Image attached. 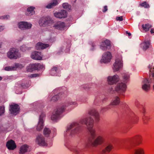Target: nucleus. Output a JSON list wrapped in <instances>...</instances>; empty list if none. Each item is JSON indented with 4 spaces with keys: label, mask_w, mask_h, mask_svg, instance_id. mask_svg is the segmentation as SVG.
I'll return each instance as SVG.
<instances>
[{
    "label": "nucleus",
    "mask_w": 154,
    "mask_h": 154,
    "mask_svg": "<svg viewBox=\"0 0 154 154\" xmlns=\"http://www.w3.org/2000/svg\"><path fill=\"white\" fill-rule=\"evenodd\" d=\"M10 18V16L8 15H4L1 16L0 17V19H4V20H7L8 19Z\"/></svg>",
    "instance_id": "40"
},
{
    "label": "nucleus",
    "mask_w": 154,
    "mask_h": 154,
    "mask_svg": "<svg viewBox=\"0 0 154 154\" xmlns=\"http://www.w3.org/2000/svg\"><path fill=\"white\" fill-rule=\"evenodd\" d=\"M29 146L26 144L23 145L20 148L19 154H23L28 151Z\"/></svg>",
    "instance_id": "24"
},
{
    "label": "nucleus",
    "mask_w": 154,
    "mask_h": 154,
    "mask_svg": "<svg viewBox=\"0 0 154 154\" xmlns=\"http://www.w3.org/2000/svg\"><path fill=\"white\" fill-rule=\"evenodd\" d=\"M6 146L9 150H14L16 147L14 141L12 140L8 141L6 143Z\"/></svg>",
    "instance_id": "21"
},
{
    "label": "nucleus",
    "mask_w": 154,
    "mask_h": 154,
    "mask_svg": "<svg viewBox=\"0 0 154 154\" xmlns=\"http://www.w3.org/2000/svg\"><path fill=\"white\" fill-rule=\"evenodd\" d=\"M141 112L143 113L144 112V109L143 106L142 107V110H141Z\"/></svg>",
    "instance_id": "50"
},
{
    "label": "nucleus",
    "mask_w": 154,
    "mask_h": 154,
    "mask_svg": "<svg viewBox=\"0 0 154 154\" xmlns=\"http://www.w3.org/2000/svg\"><path fill=\"white\" fill-rule=\"evenodd\" d=\"M66 146V147H67V148H68V147L67 146Z\"/></svg>",
    "instance_id": "58"
},
{
    "label": "nucleus",
    "mask_w": 154,
    "mask_h": 154,
    "mask_svg": "<svg viewBox=\"0 0 154 154\" xmlns=\"http://www.w3.org/2000/svg\"><path fill=\"white\" fill-rule=\"evenodd\" d=\"M36 141L39 146H47L46 142L45 140L44 137L42 135H38L36 137Z\"/></svg>",
    "instance_id": "16"
},
{
    "label": "nucleus",
    "mask_w": 154,
    "mask_h": 154,
    "mask_svg": "<svg viewBox=\"0 0 154 154\" xmlns=\"http://www.w3.org/2000/svg\"><path fill=\"white\" fill-rule=\"evenodd\" d=\"M45 116V114L43 113H42L40 116L39 120L36 128L37 131H40L42 129L44 126L43 118Z\"/></svg>",
    "instance_id": "14"
},
{
    "label": "nucleus",
    "mask_w": 154,
    "mask_h": 154,
    "mask_svg": "<svg viewBox=\"0 0 154 154\" xmlns=\"http://www.w3.org/2000/svg\"><path fill=\"white\" fill-rule=\"evenodd\" d=\"M81 125L77 123H73L67 127L66 135L73 136L78 134L81 130Z\"/></svg>",
    "instance_id": "4"
},
{
    "label": "nucleus",
    "mask_w": 154,
    "mask_h": 154,
    "mask_svg": "<svg viewBox=\"0 0 154 154\" xmlns=\"http://www.w3.org/2000/svg\"><path fill=\"white\" fill-rule=\"evenodd\" d=\"M89 114L90 115L94 117L96 121L98 122L99 120V113L94 109L90 110L89 112Z\"/></svg>",
    "instance_id": "22"
},
{
    "label": "nucleus",
    "mask_w": 154,
    "mask_h": 154,
    "mask_svg": "<svg viewBox=\"0 0 154 154\" xmlns=\"http://www.w3.org/2000/svg\"><path fill=\"white\" fill-rule=\"evenodd\" d=\"M112 57V54L110 52H105L102 55V58L100 60V62L105 63H108L110 62Z\"/></svg>",
    "instance_id": "10"
},
{
    "label": "nucleus",
    "mask_w": 154,
    "mask_h": 154,
    "mask_svg": "<svg viewBox=\"0 0 154 154\" xmlns=\"http://www.w3.org/2000/svg\"><path fill=\"white\" fill-rule=\"evenodd\" d=\"M51 132L50 129L47 128H45L43 131L44 134L46 137H48Z\"/></svg>",
    "instance_id": "33"
},
{
    "label": "nucleus",
    "mask_w": 154,
    "mask_h": 154,
    "mask_svg": "<svg viewBox=\"0 0 154 154\" xmlns=\"http://www.w3.org/2000/svg\"><path fill=\"white\" fill-rule=\"evenodd\" d=\"M149 72L150 73L149 75H150L151 74L153 73L154 72V67L152 68L151 67V66L149 65Z\"/></svg>",
    "instance_id": "41"
},
{
    "label": "nucleus",
    "mask_w": 154,
    "mask_h": 154,
    "mask_svg": "<svg viewBox=\"0 0 154 154\" xmlns=\"http://www.w3.org/2000/svg\"><path fill=\"white\" fill-rule=\"evenodd\" d=\"M109 109H110V108L109 107H106L103 108L102 109V110L103 111V112H104Z\"/></svg>",
    "instance_id": "45"
},
{
    "label": "nucleus",
    "mask_w": 154,
    "mask_h": 154,
    "mask_svg": "<svg viewBox=\"0 0 154 154\" xmlns=\"http://www.w3.org/2000/svg\"><path fill=\"white\" fill-rule=\"evenodd\" d=\"M92 47H94V45H92Z\"/></svg>",
    "instance_id": "57"
},
{
    "label": "nucleus",
    "mask_w": 154,
    "mask_h": 154,
    "mask_svg": "<svg viewBox=\"0 0 154 154\" xmlns=\"http://www.w3.org/2000/svg\"><path fill=\"white\" fill-rule=\"evenodd\" d=\"M145 118V119H144V118H143V121L144 122V123H146V119H147V118L146 117V118Z\"/></svg>",
    "instance_id": "49"
},
{
    "label": "nucleus",
    "mask_w": 154,
    "mask_h": 154,
    "mask_svg": "<svg viewBox=\"0 0 154 154\" xmlns=\"http://www.w3.org/2000/svg\"><path fill=\"white\" fill-rule=\"evenodd\" d=\"M140 5L145 8H148L149 7V5L146 2H144L140 4Z\"/></svg>",
    "instance_id": "39"
},
{
    "label": "nucleus",
    "mask_w": 154,
    "mask_h": 154,
    "mask_svg": "<svg viewBox=\"0 0 154 154\" xmlns=\"http://www.w3.org/2000/svg\"><path fill=\"white\" fill-rule=\"evenodd\" d=\"M110 45V42L108 40L106 39L104 42H102L101 46L104 48L107 46H109Z\"/></svg>",
    "instance_id": "32"
},
{
    "label": "nucleus",
    "mask_w": 154,
    "mask_h": 154,
    "mask_svg": "<svg viewBox=\"0 0 154 154\" xmlns=\"http://www.w3.org/2000/svg\"><path fill=\"white\" fill-rule=\"evenodd\" d=\"M126 34H127L128 35V36L129 38H131V37H130L131 35V33L128 32H126Z\"/></svg>",
    "instance_id": "47"
},
{
    "label": "nucleus",
    "mask_w": 154,
    "mask_h": 154,
    "mask_svg": "<svg viewBox=\"0 0 154 154\" xmlns=\"http://www.w3.org/2000/svg\"><path fill=\"white\" fill-rule=\"evenodd\" d=\"M48 34H50V38H49L50 42H53L55 40V37L56 35V33L49 32Z\"/></svg>",
    "instance_id": "30"
},
{
    "label": "nucleus",
    "mask_w": 154,
    "mask_h": 154,
    "mask_svg": "<svg viewBox=\"0 0 154 154\" xmlns=\"http://www.w3.org/2000/svg\"><path fill=\"white\" fill-rule=\"evenodd\" d=\"M19 110L20 107L17 104H13L10 105L9 111L11 114L16 115L19 113Z\"/></svg>",
    "instance_id": "12"
},
{
    "label": "nucleus",
    "mask_w": 154,
    "mask_h": 154,
    "mask_svg": "<svg viewBox=\"0 0 154 154\" xmlns=\"http://www.w3.org/2000/svg\"><path fill=\"white\" fill-rule=\"evenodd\" d=\"M4 29V26H0V32L3 30Z\"/></svg>",
    "instance_id": "48"
},
{
    "label": "nucleus",
    "mask_w": 154,
    "mask_h": 154,
    "mask_svg": "<svg viewBox=\"0 0 154 154\" xmlns=\"http://www.w3.org/2000/svg\"><path fill=\"white\" fill-rule=\"evenodd\" d=\"M60 1L61 0H51L46 6V8L48 9L51 8L58 5Z\"/></svg>",
    "instance_id": "20"
},
{
    "label": "nucleus",
    "mask_w": 154,
    "mask_h": 154,
    "mask_svg": "<svg viewBox=\"0 0 154 154\" xmlns=\"http://www.w3.org/2000/svg\"><path fill=\"white\" fill-rule=\"evenodd\" d=\"M57 71V68L55 66L53 67L51 69L50 73L51 75H54L56 74Z\"/></svg>",
    "instance_id": "36"
},
{
    "label": "nucleus",
    "mask_w": 154,
    "mask_h": 154,
    "mask_svg": "<svg viewBox=\"0 0 154 154\" xmlns=\"http://www.w3.org/2000/svg\"><path fill=\"white\" fill-rule=\"evenodd\" d=\"M60 94L55 95L53 96L51 99L50 101L51 102H55L58 100L60 98Z\"/></svg>",
    "instance_id": "34"
},
{
    "label": "nucleus",
    "mask_w": 154,
    "mask_h": 154,
    "mask_svg": "<svg viewBox=\"0 0 154 154\" xmlns=\"http://www.w3.org/2000/svg\"><path fill=\"white\" fill-rule=\"evenodd\" d=\"M112 91H113V88H111L110 89V93H111V92ZM112 93H113L112 92Z\"/></svg>",
    "instance_id": "51"
},
{
    "label": "nucleus",
    "mask_w": 154,
    "mask_h": 154,
    "mask_svg": "<svg viewBox=\"0 0 154 154\" xmlns=\"http://www.w3.org/2000/svg\"><path fill=\"white\" fill-rule=\"evenodd\" d=\"M129 75L127 73H125L123 76L124 83L121 82L119 83L115 88V90L119 93L125 92L126 88L125 84L129 79Z\"/></svg>",
    "instance_id": "5"
},
{
    "label": "nucleus",
    "mask_w": 154,
    "mask_h": 154,
    "mask_svg": "<svg viewBox=\"0 0 154 154\" xmlns=\"http://www.w3.org/2000/svg\"><path fill=\"white\" fill-rule=\"evenodd\" d=\"M113 146L111 145H108L103 150L102 154H104L106 151L109 152L112 148Z\"/></svg>",
    "instance_id": "35"
},
{
    "label": "nucleus",
    "mask_w": 154,
    "mask_h": 154,
    "mask_svg": "<svg viewBox=\"0 0 154 154\" xmlns=\"http://www.w3.org/2000/svg\"><path fill=\"white\" fill-rule=\"evenodd\" d=\"M120 102V99L117 96L116 97L113 99L110 105H118Z\"/></svg>",
    "instance_id": "28"
},
{
    "label": "nucleus",
    "mask_w": 154,
    "mask_h": 154,
    "mask_svg": "<svg viewBox=\"0 0 154 154\" xmlns=\"http://www.w3.org/2000/svg\"><path fill=\"white\" fill-rule=\"evenodd\" d=\"M5 107L4 106H0V116L5 112Z\"/></svg>",
    "instance_id": "38"
},
{
    "label": "nucleus",
    "mask_w": 154,
    "mask_h": 154,
    "mask_svg": "<svg viewBox=\"0 0 154 154\" xmlns=\"http://www.w3.org/2000/svg\"><path fill=\"white\" fill-rule=\"evenodd\" d=\"M70 151L74 152L75 154H83V149L80 145L74 146L73 148L69 149Z\"/></svg>",
    "instance_id": "18"
},
{
    "label": "nucleus",
    "mask_w": 154,
    "mask_h": 154,
    "mask_svg": "<svg viewBox=\"0 0 154 154\" xmlns=\"http://www.w3.org/2000/svg\"><path fill=\"white\" fill-rule=\"evenodd\" d=\"M107 10L108 9L107 6H105L104 7L103 9V11L104 12H105L107 11Z\"/></svg>",
    "instance_id": "44"
},
{
    "label": "nucleus",
    "mask_w": 154,
    "mask_h": 154,
    "mask_svg": "<svg viewBox=\"0 0 154 154\" xmlns=\"http://www.w3.org/2000/svg\"><path fill=\"white\" fill-rule=\"evenodd\" d=\"M106 99V98H104V99H103V100H102V101H103V100H105Z\"/></svg>",
    "instance_id": "54"
},
{
    "label": "nucleus",
    "mask_w": 154,
    "mask_h": 154,
    "mask_svg": "<svg viewBox=\"0 0 154 154\" xmlns=\"http://www.w3.org/2000/svg\"><path fill=\"white\" fill-rule=\"evenodd\" d=\"M54 16L57 18H64L67 16V12L64 10H61L59 12H56L54 14Z\"/></svg>",
    "instance_id": "17"
},
{
    "label": "nucleus",
    "mask_w": 154,
    "mask_h": 154,
    "mask_svg": "<svg viewBox=\"0 0 154 154\" xmlns=\"http://www.w3.org/2000/svg\"><path fill=\"white\" fill-rule=\"evenodd\" d=\"M146 49H145V48L143 49V50H144V51H145L146 50Z\"/></svg>",
    "instance_id": "55"
},
{
    "label": "nucleus",
    "mask_w": 154,
    "mask_h": 154,
    "mask_svg": "<svg viewBox=\"0 0 154 154\" xmlns=\"http://www.w3.org/2000/svg\"><path fill=\"white\" fill-rule=\"evenodd\" d=\"M41 53L38 51H35L31 54V58L36 60H40L42 59Z\"/></svg>",
    "instance_id": "19"
},
{
    "label": "nucleus",
    "mask_w": 154,
    "mask_h": 154,
    "mask_svg": "<svg viewBox=\"0 0 154 154\" xmlns=\"http://www.w3.org/2000/svg\"><path fill=\"white\" fill-rule=\"evenodd\" d=\"M49 47V45L40 42L37 43L35 46L36 48H46Z\"/></svg>",
    "instance_id": "26"
},
{
    "label": "nucleus",
    "mask_w": 154,
    "mask_h": 154,
    "mask_svg": "<svg viewBox=\"0 0 154 154\" xmlns=\"http://www.w3.org/2000/svg\"><path fill=\"white\" fill-rule=\"evenodd\" d=\"M142 138L139 135H137L131 139L129 142V145L126 147V149H129L130 147L139 145L141 143Z\"/></svg>",
    "instance_id": "6"
},
{
    "label": "nucleus",
    "mask_w": 154,
    "mask_h": 154,
    "mask_svg": "<svg viewBox=\"0 0 154 154\" xmlns=\"http://www.w3.org/2000/svg\"><path fill=\"white\" fill-rule=\"evenodd\" d=\"M35 8L32 6L28 7L27 9V11L26 12V14L28 16H31L35 14L34 10Z\"/></svg>",
    "instance_id": "23"
},
{
    "label": "nucleus",
    "mask_w": 154,
    "mask_h": 154,
    "mask_svg": "<svg viewBox=\"0 0 154 154\" xmlns=\"http://www.w3.org/2000/svg\"><path fill=\"white\" fill-rule=\"evenodd\" d=\"M119 80V77L117 75H115L113 76H109L107 78L108 83L110 85L116 84Z\"/></svg>",
    "instance_id": "13"
},
{
    "label": "nucleus",
    "mask_w": 154,
    "mask_h": 154,
    "mask_svg": "<svg viewBox=\"0 0 154 154\" xmlns=\"http://www.w3.org/2000/svg\"><path fill=\"white\" fill-rule=\"evenodd\" d=\"M19 66V64L15 63L12 66H8L5 68V70L7 71L15 70Z\"/></svg>",
    "instance_id": "25"
},
{
    "label": "nucleus",
    "mask_w": 154,
    "mask_h": 154,
    "mask_svg": "<svg viewBox=\"0 0 154 154\" xmlns=\"http://www.w3.org/2000/svg\"><path fill=\"white\" fill-rule=\"evenodd\" d=\"M78 106V104L75 101H72V100H67L62 105L57 108L56 111L53 113L51 116V119L55 121L59 119L61 114L64 111L66 108L71 106L72 107H75Z\"/></svg>",
    "instance_id": "3"
},
{
    "label": "nucleus",
    "mask_w": 154,
    "mask_h": 154,
    "mask_svg": "<svg viewBox=\"0 0 154 154\" xmlns=\"http://www.w3.org/2000/svg\"><path fill=\"white\" fill-rule=\"evenodd\" d=\"M7 57L11 59H16L20 56L17 49H11L7 53Z\"/></svg>",
    "instance_id": "9"
},
{
    "label": "nucleus",
    "mask_w": 154,
    "mask_h": 154,
    "mask_svg": "<svg viewBox=\"0 0 154 154\" xmlns=\"http://www.w3.org/2000/svg\"><path fill=\"white\" fill-rule=\"evenodd\" d=\"M2 79V78L0 76V81Z\"/></svg>",
    "instance_id": "53"
},
{
    "label": "nucleus",
    "mask_w": 154,
    "mask_h": 154,
    "mask_svg": "<svg viewBox=\"0 0 154 154\" xmlns=\"http://www.w3.org/2000/svg\"><path fill=\"white\" fill-rule=\"evenodd\" d=\"M152 27V25L149 23L143 24L142 25L143 29L146 32L149 31L150 29Z\"/></svg>",
    "instance_id": "29"
},
{
    "label": "nucleus",
    "mask_w": 154,
    "mask_h": 154,
    "mask_svg": "<svg viewBox=\"0 0 154 154\" xmlns=\"http://www.w3.org/2000/svg\"><path fill=\"white\" fill-rule=\"evenodd\" d=\"M122 66V58L121 56H119V58H116V59L115 62L113 65V69L114 72L118 71Z\"/></svg>",
    "instance_id": "8"
},
{
    "label": "nucleus",
    "mask_w": 154,
    "mask_h": 154,
    "mask_svg": "<svg viewBox=\"0 0 154 154\" xmlns=\"http://www.w3.org/2000/svg\"><path fill=\"white\" fill-rule=\"evenodd\" d=\"M150 32L152 34L154 35V28L151 29Z\"/></svg>",
    "instance_id": "46"
},
{
    "label": "nucleus",
    "mask_w": 154,
    "mask_h": 154,
    "mask_svg": "<svg viewBox=\"0 0 154 154\" xmlns=\"http://www.w3.org/2000/svg\"><path fill=\"white\" fill-rule=\"evenodd\" d=\"M44 68V66L43 65L40 63H34L29 64L26 69L27 71L32 72L33 70L43 69Z\"/></svg>",
    "instance_id": "11"
},
{
    "label": "nucleus",
    "mask_w": 154,
    "mask_h": 154,
    "mask_svg": "<svg viewBox=\"0 0 154 154\" xmlns=\"http://www.w3.org/2000/svg\"><path fill=\"white\" fill-rule=\"evenodd\" d=\"M53 21L50 17H45L42 18L39 21V24L40 26H51L54 27L55 29L60 30H64L66 29V26L63 22L59 21L54 24H53Z\"/></svg>",
    "instance_id": "2"
},
{
    "label": "nucleus",
    "mask_w": 154,
    "mask_h": 154,
    "mask_svg": "<svg viewBox=\"0 0 154 154\" xmlns=\"http://www.w3.org/2000/svg\"><path fill=\"white\" fill-rule=\"evenodd\" d=\"M140 47L143 48H149L151 47L149 41H145L140 44Z\"/></svg>",
    "instance_id": "27"
},
{
    "label": "nucleus",
    "mask_w": 154,
    "mask_h": 154,
    "mask_svg": "<svg viewBox=\"0 0 154 154\" xmlns=\"http://www.w3.org/2000/svg\"><path fill=\"white\" fill-rule=\"evenodd\" d=\"M150 75H152V76L150 77V79L148 80L146 79H144L143 82V84L142 85V88L145 91H147L149 90L150 84L154 81V72L151 74Z\"/></svg>",
    "instance_id": "7"
},
{
    "label": "nucleus",
    "mask_w": 154,
    "mask_h": 154,
    "mask_svg": "<svg viewBox=\"0 0 154 154\" xmlns=\"http://www.w3.org/2000/svg\"><path fill=\"white\" fill-rule=\"evenodd\" d=\"M38 76V74H31L30 76L29 77L31 78H33V77H35L37 76Z\"/></svg>",
    "instance_id": "42"
},
{
    "label": "nucleus",
    "mask_w": 154,
    "mask_h": 154,
    "mask_svg": "<svg viewBox=\"0 0 154 154\" xmlns=\"http://www.w3.org/2000/svg\"><path fill=\"white\" fill-rule=\"evenodd\" d=\"M134 154H144V149L141 148H137L134 150Z\"/></svg>",
    "instance_id": "31"
},
{
    "label": "nucleus",
    "mask_w": 154,
    "mask_h": 154,
    "mask_svg": "<svg viewBox=\"0 0 154 154\" xmlns=\"http://www.w3.org/2000/svg\"><path fill=\"white\" fill-rule=\"evenodd\" d=\"M62 6L63 8L65 9H70L71 8V5H69L68 3H63L62 5Z\"/></svg>",
    "instance_id": "37"
},
{
    "label": "nucleus",
    "mask_w": 154,
    "mask_h": 154,
    "mask_svg": "<svg viewBox=\"0 0 154 154\" xmlns=\"http://www.w3.org/2000/svg\"><path fill=\"white\" fill-rule=\"evenodd\" d=\"M1 44H0V48L1 47Z\"/></svg>",
    "instance_id": "56"
},
{
    "label": "nucleus",
    "mask_w": 154,
    "mask_h": 154,
    "mask_svg": "<svg viewBox=\"0 0 154 154\" xmlns=\"http://www.w3.org/2000/svg\"><path fill=\"white\" fill-rule=\"evenodd\" d=\"M116 19L117 20L119 21H122L123 20V19L122 16L117 17L116 18Z\"/></svg>",
    "instance_id": "43"
},
{
    "label": "nucleus",
    "mask_w": 154,
    "mask_h": 154,
    "mask_svg": "<svg viewBox=\"0 0 154 154\" xmlns=\"http://www.w3.org/2000/svg\"><path fill=\"white\" fill-rule=\"evenodd\" d=\"M94 122V120L91 117L83 119L80 121L81 124L86 125L89 133L90 137L88 140L85 143L86 147H88L91 145L96 146L102 144L104 141V138L101 136H98L95 139L96 134L93 128Z\"/></svg>",
    "instance_id": "1"
},
{
    "label": "nucleus",
    "mask_w": 154,
    "mask_h": 154,
    "mask_svg": "<svg viewBox=\"0 0 154 154\" xmlns=\"http://www.w3.org/2000/svg\"><path fill=\"white\" fill-rule=\"evenodd\" d=\"M21 49V51H25V49L23 48V49Z\"/></svg>",
    "instance_id": "52"
},
{
    "label": "nucleus",
    "mask_w": 154,
    "mask_h": 154,
    "mask_svg": "<svg viewBox=\"0 0 154 154\" xmlns=\"http://www.w3.org/2000/svg\"><path fill=\"white\" fill-rule=\"evenodd\" d=\"M18 25L19 28L23 29H29L32 26L31 23L24 21L20 22L18 23Z\"/></svg>",
    "instance_id": "15"
}]
</instances>
